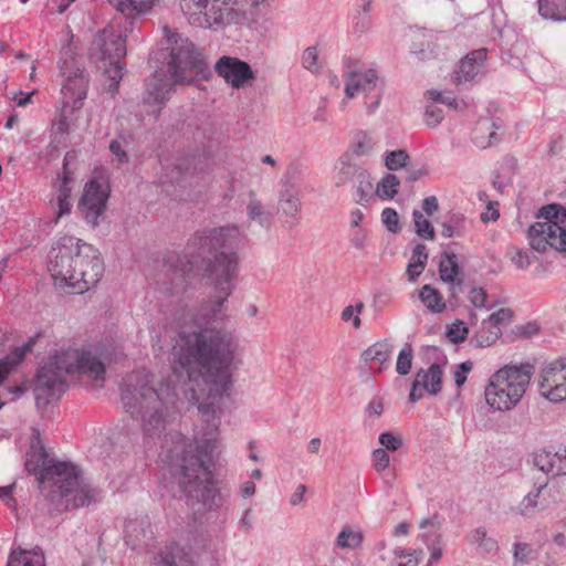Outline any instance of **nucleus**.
I'll use <instances>...</instances> for the list:
<instances>
[{"label": "nucleus", "mask_w": 566, "mask_h": 566, "mask_svg": "<svg viewBox=\"0 0 566 566\" xmlns=\"http://www.w3.org/2000/svg\"><path fill=\"white\" fill-rule=\"evenodd\" d=\"M242 233L237 226L196 231L182 253L169 252L164 263L182 279L201 274L213 286L216 295L203 302L197 313L198 329L179 335L172 350V368L197 370L208 388L209 402H199L198 410L206 423L197 446L165 455L180 491L190 503H200L209 511L219 510L224 497L217 486L211 467L218 448L222 408L220 401L231 395L232 374L240 364L239 340L233 332L211 326L226 317L224 303L235 287L239 273L238 250Z\"/></svg>", "instance_id": "nucleus-1"}, {"label": "nucleus", "mask_w": 566, "mask_h": 566, "mask_svg": "<svg viewBox=\"0 0 566 566\" xmlns=\"http://www.w3.org/2000/svg\"><path fill=\"white\" fill-rule=\"evenodd\" d=\"M25 471L34 475L50 515L90 505L98 491L83 483L81 469L71 461H60L42 444H31L25 454Z\"/></svg>", "instance_id": "nucleus-2"}, {"label": "nucleus", "mask_w": 566, "mask_h": 566, "mask_svg": "<svg viewBox=\"0 0 566 566\" xmlns=\"http://www.w3.org/2000/svg\"><path fill=\"white\" fill-rule=\"evenodd\" d=\"M211 76L206 59L189 40L176 42L170 49L167 71L157 70L146 80L143 103L148 115L158 118L177 84H193Z\"/></svg>", "instance_id": "nucleus-3"}, {"label": "nucleus", "mask_w": 566, "mask_h": 566, "mask_svg": "<svg viewBox=\"0 0 566 566\" xmlns=\"http://www.w3.org/2000/svg\"><path fill=\"white\" fill-rule=\"evenodd\" d=\"M150 382V374L145 369L134 370L123 378L120 399L125 411L142 420L145 436L155 437L165 429L166 416L175 407L177 394L169 384L154 388Z\"/></svg>", "instance_id": "nucleus-4"}, {"label": "nucleus", "mask_w": 566, "mask_h": 566, "mask_svg": "<svg viewBox=\"0 0 566 566\" xmlns=\"http://www.w3.org/2000/svg\"><path fill=\"white\" fill-rule=\"evenodd\" d=\"M86 375L94 380H103L105 365L91 352L69 348L50 356L38 369L34 379V396L38 407H45L52 399L65 392L66 375Z\"/></svg>", "instance_id": "nucleus-5"}, {"label": "nucleus", "mask_w": 566, "mask_h": 566, "mask_svg": "<svg viewBox=\"0 0 566 566\" xmlns=\"http://www.w3.org/2000/svg\"><path fill=\"white\" fill-rule=\"evenodd\" d=\"M533 371L531 364L505 365L496 370L484 390L488 405L495 411L513 409L525 394Z\"/></svg>", "instance_id": "nucleus-6"}, {"label": "nucleus", "mask_w": 566, "mask_h": 566, "mask_svg": "<svg viewBox=\"0 0 566 566\" xmlns=\"http://www.w3.org/2000/svg\"><path fill=\"white\" fill-rule=\"evenodd\" d=\"M127 53L126 39L113 28L98 31L90 46L88 55L93 63L107 76V91L115 93L119 87Z\"/></svg>", "instance_id": "nucleus-7"}, {"label": "nucleus", "mask_w": 566, "mask_h": 566, "mask_svg": "<svg viewBox=\"0 0 566 566\" xmlns=\"http://www.w3.org/2000/svg\"><path fill=\"white\" fill-rule=\"evenodd\" d=\"M81 239L64 235L57 239L48 254V270L56 285L72 287L75 281Z\"/></svg>", "instance_id": "nucleus-8"}, {"label": "nucleus", "mask_w": 566, "mask_h": 566, "mask_svg": "<svg viewBox=\"0 0 566 566\" xmlns=\"http://www.w3.org/2000/svg\"><path fill=\"white\" fill-rule=\"evenodd\" d=\"M104 271L105 266L99 251L81 240L76 275L75 281H72V289L80 294L91 290L101 281Z\"/></svg>", "instance_id": "nucleus-9"}, {"label": "nucleus", "mask_w": 566, "mask_h": 566, "mask_svg": "<svg viewBox=\"0 0 566 566\" xmlns=\"http://www.w3.org/2000/svg\"><path fill=\"white\" fill-rule=\"evenodd\" d=\"M109 193L108 184L97 178H91L85 184L77 211L92 228L99 226L101 218L106 211Z\"/></svg>", "instance_id": "nucleus-10"}, {"label": "nucleus", "mask_w": 566, "mask_h": 566, "mask_svg": "<svg viewBox=\"0 0 566 566\" xmlns=\"http://www.w3.org/2000/svg\"><path fill=\"white\" fill-rule=\"evenodd\" d=\"M359 93L365 95V105L368 114H373L378 108L382 97V86L378 84V75L374 69L352 71L347 74L346 96L353 98Z\"/></svg>", "instance_id": "nucleus-11"}, {"label": "nucleus", "mask_w": 566, "mask_h": 566, "mask_svg": "<svg viewBox=\"0 0 566 566\" xmlns=\"http://www.w3.org/2000/svg\"><path fill=\"white\" fill-rule=\"evenodd\" d=\"M234 0H180V6L186 13L203 14L205 25L223 24L229 20L233 9Z\"/></svg>", "instance_id": "nucleus-12"}, {"label": "nucleus", "mask_w": 566, "mask_h": 566, "mask_svg": "<svg viewBox=\"0 0 566 566\" xmlns=\"http://www.w3.org/2000/svg\"><path fill=\"white\" fill-rule=\"evenodd\" d=\"M443 366L439 363L431 364L427 369L417 370L411 385L409 401L415 403L422 399L423 392L437 396L442 390Z\"/></svg>", "instance_id": "nucleus-13"}, {"label": "nucleus", "mask_w": 566, "mask_h": 566, "mask_svg": "<svg viewBox=\"0 0 566 566\" xmlns=\"http://www.w3.org/2000/svg\"><path fill=\"white\" fill-rule=\"evenodd\" d=\"M219 76L223 77L226 83L233 88L243 87L247 83L255 78V74L249 63L232 56H222L214 65Z\"/></svg>", "instance_id": "nucleus-14"}, {"label": "nucleus", "mask_w": 566, "mask_h": 566, "mask_svg": "<svg viewBox=\"0 0 566 566\" xmlns=\"http://www.w3.org/2000/svg\"><path fill=\"white\" fill-rule=\"evenodd\" d=\"M442 39V32H437L426 28H417L411 34L410 53L415 55L418 61L436 59L441 51Z\"/></svg>", "instance_id": "nucleus-15"}, {"label": "nucleus", "mask_w": 566, "mask_h": 566, "mask_svg": "<svg viewBox=\"0 0 566 566\" xmlns=\"http://www.w3.org/2000/svg\"><path fill=\"white\" fill-rule=\"evenodd\" d=\"M532 463L547 475H566V446L544 447L532 453Z\"/></svg>", "instance_id": "nucleus-16"}, {"label": "nucleus", "mask_w": 566, "mask_h": 566, "mask_svg": "<svg viewBox=\"0 0 566 566\" xmlns=\"http://www.w3.org/2000/svg\"><path fill=\"white\" fill-rule=\"evenodd\" d=\"M124 539L132 549H140L149 546L154 539L149 516L147 514H140L128 520L124 526Z\"/></svg>", "instance_id": "nucleus-17"}, {"label": "nucleus", "mask_w": 566, "mask_h": 566, "mask_svg": "<svg viewBox=\"0 0 566 566\" xmlns=\"http://www.w3.org/2000/svg\"><path fill=\"white\" fill-rule=\"evenodd\" d=\"M488 50L478 49L468 53L460 62L454 71L453 82L461 84L464 82L473 81L486 61Z\"/></svg>", "instance_id": "nucleus-18"}, {"label": "nucleus", "mask_w": 566, "mask_h": 566, "mask_svg": "<svg viewBox=\"0 0 566 566\" xmlns=\"http://www.w3.org/2000/svg\"><path fill=\"white\" fill-rule=\"evenodd\" d=\"M88 73L84 67H76L75 71L67 75L63 85V93L66 97L73 99L72 107L78 109L83 105V101L87 96Z\"/></svg>", "instance_id": "nucleus-19"}, {"label": "nucleus", "mask_w": 566, "mask_h": 566, "mask_svg": "<svg viewBox=\"0 0 566 566\" xmlns=\"http://www.w3.org/2000/svg\"><path fill=\"white\" fill-rule=\"evenodd\" d=\"M40 336V333L35 334L22 346L14 347L10 354L0 358V385L23 361L25 355L32 350ZM1 345H3V337L0 335V346Z\"/></svg>", "instance_id": "nucleus-20"}, {"label": "nucleus", "mask_w": 566, "mask_h": 566, "mask_svg": "<svg viewBox=\"0 0 566 566\" xmlns=\"http://www.w3.org/2000/svg\"><path fill=\"white\" fill-rule=\"evenodd\" d=\"M461 268L457 253L444 251L441 253L439 262V275L442 282L450 284L451 294H455V286L463 283V279L459 277Z\"/></svg>", "instance_id": "nucleus-21"}, {"label": "nucleus", "mask_w": 566, "mask_h": 566, "mask_svg": "<svg viewBox=\"0 0 566 566\" xmlns=\"http://www.w3.org/2000/svg\"><path fill=\"white\" fill-rule=\"evenodd\" d=\"M563 381H566V359H558L543 368L538 379L539 391L552 389Z\"/></svg>", "instance_id": "nucleus-22"}, {"label": "nucleus", "mask_w": 566, "mask_h": 566, "mask_svg": "<svg viewBox=\"0 0 566 566\" xmlns=\"http://www.w3.org/2000/svg\"><path fill=\"white\" fill-rule=\"evenodd\" d=\"M339 170L335 177V185L337 187L342 186H356L357 181L363 178H367V172L361 169L359 166L355 164H350L348 159V155H344L339 159Z\"/></svg>", "instance_id": "nucleus-23"}, {"label": "nucleus", "mask_w": 566, "mask_h": 566, "mask_svg": "<svg viewBox=\"0 0 566 566\" xmlns=\"http://www.w3.org/2000/svg\"><path fill=\"white\" fill-rule=\"evenodd\" d=\"M108 2L126 18H135L150 12L158 0H108Z\"/></svg>", "instance_id": "nucleus-24"}, {"label": "nucleus", "mask_w": 566, "mask_h": 566, "mask_svg": "<svg viewBox=\"0 0 566 566\" xmlns=\"http://www.w3.org/2000/svg\"><path fill=\"white\" fill-rule=\"evenodd\" d=\"M392 354V346L386 342H378L365 349L361 358L369 368H374V364H378V371L380 373L390 359Z\"/></svg>", "instance_id": "nucleus-25"}, {"label": "nucleus", "mask_w": 566, "mask_h": 566, "mask_svg": "<svg viewBox=\"0 0 566 566\" xmlns=\"http://www.w3.org/2000/svg\"><path fill=\"white\" fill-rule=\"evenodd\" d=\"M7 566H45L44 554L41 549L18 548L11 552Z\"/></svg>", "instance_id": "nucleus-26"}, {"label": "nucleus", "mask_w": 566, "mask_h": 566, "mask_svg": "<svg viewBox=\"0 0 566 566\" xmlns=\"http://www.w3.org/2000/svg\"><path fill=\"white\" fill-rule=\"evenodd\" d=\"M467 217L461 212L451 211L441 222V235L446 239L462 237L467 231Z\"/></svg>", "instance_id": "nucleus-27"}, {"label": "nucleus", "mask_w": 566, "mask_h": 566, "mask_svg": "<svg viewBox=\"0 0 566 566\" xmlns=\"http://www.w3.org/2000/svg\"><path fill=\"white\" fill-rule=\"evenodd\" d=\"M537 7L544 20L566 22V0H537Z\"/></svg>", "instance_id": "nucleus-28"}, {"label": "nucleus", "mask_w": 566, "mask_h": 566, "mask_svg": "<svg viewBox=\"0 0 566 566\" xmlns=\"http://www.w3.org/2000/svg\"><path fill=\"white\" fill-rule=\"evenodd\" d=\"M279 205L283 213L290 217H295L300 211V197L298 188L292 186L282 187L279 196Z\"/></svg>", "instance_id": "nucleus-29"}, {"label": "nucleus", "mask_w": 566, "mask_h": 566, "mask_svg": "<svg viewBox=\"0 0 566 566\" xmlns=\"http://www.w3.org/2000/svg\"><path fill=\"white\" fill-rule=\"evenodd\" d=\"M419 298L432 313H442L446 310V303L442 294L438 289L430 284H426L421 287L419 291Z\"/></svg>", "instance_id": "nucleus-30"}, {"label": "nucleus", "mask_w": 566, "mask_h": 566, "mask_svg": "<svg viewBox=\"0 0 566 566\" xmlns=\"http://www.w3.org/2000/svg\"><path fill=\"white\" fill-rule=\"evenodd\" d=\"M548 247L565 252L566 251V229L560 227L558 222H543Z\"/></svg>", "instance_id": "nucleus-31"}, {"label": "nucleus", "mask_w": 566, "mask_h": 566, "mask_svg": "<svg viewBox=\"0 0 566 566\" xmlns=\"http://www.w3.org/2000/svg\"><path fill=\"white\" fill-rule=\"evenodd\" d=\"M363 541L364 535L360 531L344 526L336 537L335 545L343 549H355L361 545Z\"/></svg>", "instance_id": "nucleus-32"}, {"label": "nucleus", "mask_w": 566, "mask_h": 566, "mask_svg": "<svg viewBox=\"0 0 566 566\" xmlns=\"http://www.w3.org/2000/svg\"><path fill=\"white\" fill-rule=\"evenodd\" d=\"M527 238L533 250L538 252H545L547 250L549 241H547L543 222L532 224L527 231Z\"/></svg>", "instance_id": "nucleus-33"}, {"label": "nucleus", "mask_w": 566, "mask_h": 566, "mask_svg": "<svg viewBox=\"0 0 566 566\" xmlns=\"http://www.w3.org/2000/svg\"><path fill=\"white\" fill-rule=\"evenodd\" d=\"M399 186V178L394 174H387L378 182L376 192L381 199H392L398 193Z\"/></svg>", "instance_id": "nucleus-34"}, {"label": "nucleus", "mask_w": 566, "mask_h": 566, "mask_svg": "<svg viewBox=\"0 0 566 566\" xmlns=\"http://www.w3.org/2000/svg\"><path fill=\"white\" fill-rule=\"evenodd\" d=\"M546 486V483L534 488L528 492L518 504V513L523 516H532L537 506V500L541 495L542 490Z\"/></svg>", "instance_id": "nucleus-35"}, {"label": "nucleus", "mask_w": 566, "mask_h": 566, "mask_svg": "<svg viewBox=\"0 0 566 566\" xmlns=\"http://www.w3.org/2000/svg\"><path fill=\"white\" fill-rule=\"evenodd\" d=\"M412 219L415 223L416 233L427 240H433L436 232L432 223L417 209L412 211Z\"/></svg>", "instance_id": "nucleus-36"}, {"label": "nucleus", "mask_w": 566, "mask_h": 566, "mask_svg": "<svg viewBox=\"0 0 566 566\" xmlns=\"http://www.w3.org/2000/svg\"><path fill=\"white\" fill-rule=\"evenodd\" d=\"M413 359V348L410 343H406L399 352L396 370L399 375L406 376L410 373Z\"/></svg>", "instance_id": "nucleus-37"}, {"label": "nucleus", "mask_w": 566, "mask_h": 566, "mask_svg": "<svg viewBox=\"0 0 566 566\" xmlns=\"http://www.w3.org/2000/svg\"><path fill=\"white\" fill-rule=\"evenodd\" d=\"M247 211L250 220L258 221L262 227L270 224L271 217L258 199L252 198L250 200Z\"/></svg>", "instance_id": "nucleus-38"}, {"label": "nucleus", "mask_w": 566, "mask_h": 566, "mask_svg": "<svg viewBox=\"0 0 566 566\" xmlns=\"http://www.w3.org/2000/svg\"><path fill=\"white\" fill-rule=\"evenodd\" d=\"M410 157L403 149L387 151L385 155V165L389 170H398L407 167Z\"/></svg>", "instance_id": "nucleus-39"}, {"label": "nucleus", "mask_w": 566, "mask_h": 566, "mask_svg": "<svg viewBox=\"0 0 566 566\" xmlns=\"http://www.w3.org/2000/svg\"><path fill=\"white\" fill-rule=\"evenodd\" d=\"M355 138V142L350 146L353 154L356 156L368 155L374 147L371 137L366 132H358Z\"/></svg>", "instance_id": "nucleus-40"}, {"label": "nucleus", "mask_w": 566, "mask_h": 566, "mask_svg": "<svg viewBox=\"0 0 566 566\" xmlns=\"http://www.w3.org/2000/svg\"><path fill=\"white\" fill-rule=\"evenodd\" d=\"M301 176H302L301 165L298 163H291L287 166L283 178L281 179V187L292 186L293 188H298L300 181H301Z\"/></svg>", "instance_id": "nucleus-41"}, {"label": "nucleus", "mask_w": 566, "mask_h": 566, "mask_svg": "<svg viewBox=\"0 0 566 566\" xmlns=\"http://www.w3.org/2000/svg\"><path fill=\"white\" fill-rule=\"evenodd\" d=\"M541 216L546 219L545 222H557L566 219V208L558 203L544 206L541 209Z\"/></svg>", "instance_id": "nucleus-42"}, {"label": "nucleus", "mask_w": 566, "mask_h": 566, "mask_svg": "<svg viewBox=\"0 0 566 566\" xmlns=\"http://www.w3.org/2000/svg\"><path fill=\"white\" fill-rule=\"evenodd\" d=\"M484 123H480L479 126L474 129L472 142L474 145L481 149H485L496 143L500 142L499 135L492 130L489 133L488 138L484 136H480L479 133L483 129Z\"/></svg>", "instance_id": "nucleus-43"}, {"label": "nucleus", "mask_w": 566, "mask_h": 566, "mask_svg": "<svg viewBox=\"0 0 566 566\" xmlns=\"http://www.w3.org/2000/svg\"><path fill=\"white\" fill-rule=\"evenodd\" d=\"M381 221L386 229L391 233H399L401 226L398 212L394 208H385L381 212Z\"/></svg>", "instance_id": "nucleus-44"}, {"label": "nucleus", "mask_w": 566, "mask_h": 566, "mask_svg": "<svg viewBox=\"0 0 566 566\" xmlns=\"http://www.w3.org/2000/svg\"><path fill=\"white\" fill-rule=\"evenodd\" d=\"M394 554L398 558L408 557V560L406 563H399L397 566H418L420 563L421 556L423 555V552L397 547V548H395Z\"/></svg>", "instance_id": "nucleus-45"}, {"label": "nucleus", "mask_w": 566, "mask_h": 566, "mask_svg": "<svg viewBox=\"0 0 566 566\" xmlns=\"http://www.w3.org/2000/svg\"><path fill=\"white\" fill-rule=\"evenodd\" d=\"M423 117L426 125L433 128L442 122L444 114L442 108L433 103L427 106Z\"/></svg>", "instance_id": "nucleus-46"}, {"label": "nucleus", "mask_w": 566, "mask_h": 566, "mask_svg": "<svg viewBox=\"0 0 566 566\" xmlns=\"http://www.w3.org/2000/svg\"><path fill=\"white\" fill-rule=\"evenodd\" d=\"M468 333L469 329L464 323L462 321H457L448 327L447 336L452 343L459 344L465 340Z\"/></svg>", "instance_id": "nucleus-47"}, {"label": "nucleus", "mask_w": 566, "mask_h": 566, "mask_svg": "<svg viewBox=\"0 0 566 566\" xmlns=\"http://www.w3.org/2000/svg\"><path fill=\"white\" fill-rule=\"evenodd\" d=\"M428 94L432 102L437 104H444L451 108L458 107V101L457 97L453 95L452 92H439L436 90L428 91Z\"/></svg>", "instance_id": "nucleus-48"}, {"label": "nucleus", "mask_w": 566, "mask_h": 566, "mask_svg": "<svg viewBox=\"0 0 566 566\" xmlns=\"http://www.w3.org/2000/svg\"><path fill=\"white\" fill-rule=\"evenodd\" d=\"M532 553H533V549L530 544L521 543V542L515 543L514 552H513L514 563L515 564L516 563H521V564L528 563L531 559Z\"/></svg>", "instance_id": "nucleus-49"}, {"label": "nucleus", "mask_w": 566, "mask_h": 566, "mask_svg": "<svg viewBox=\"0 0 566 566\" xmlns=\"http://www.w3.org/2000/svg\"><path fill=\"white\" fill-rule=\"evenodd\" d=\"M390 458L385 449H376L373 451V467L380 473L389 467Z\"/></svg>", "instance_id": "nucleus-50"}, {"label": "nucleus", "mask_w": 566, "mask_h": 566, "mask_svg": "<svg viewBox=\"0 0 566 566\" xmlns=\"http://www.w3.org/2000/svg\"><path fill=\"white\" fill-rule=\"evenodd\" d=\"M541 394L549 401L560 402L566 399V381L554 385L552 389H547Z\"/></svg>", "instance_id": "nucleus-51"}, {"label": "nucleus", "mask_w": 566, "mask_h": 566, "mask_svg": "<svg viewBox=\"0 0 566 566\" xmlns=\"http://www.w3.org/2000/svg\"><path fill=\"white\" fill-rule=\"evenodd\" d=\"M371 17L370 12L357 11L354 15V30L355 32L365 33L370 29Z\"/></svg>", "instance_id": "nucleus-52"}, {"label": "nucleus", "mask_w": 566, "mask_h": 566, "mask_svg": "<svg viewBox=\"0 0 566 566\" xmlns=\"http://www.w3.org/2000/svg\"><path fill=\"white\" fill-rule=\"evenodd\" d=\"M472 368L473 363L471 360L463 361L457 366V369L453 373V377L458 388L465 384L468 374L472 370Z\"/></svg>", "instance_id": "nucleus-53"}, {"label": "nucleus", "mask_w": 566, "mask_h": 566, "mask_svg": "<svg viewBox=\"0 0 566 566\" xmlns=\"http://www.w3.org/2000/svg\"><path fill=\"white\" fill-rule=\"evenodd\" d=\"M379 443L389 451H397L402 446L401 438L392 434L391 432H382L379 436Z\"/></svg>", "instance_id": "nucleus-54"}, {"label": "nucleus", "mask_w": 566, "mask_h": 566, "mask_svg": "<svg viewBox=\"0 0 566 566\" xmlns=\"http://www.w3.org/2000/svg\"><path fill=\"white\" fill-rule=\"evenodd\" d=\"M51 203L56 207L54 223H57L62 217L70 214L72 211L71 199L55 198Z\"/></svg>", "instance_id": "nucleus-55"}, {"label": "nucleus", "mask_w": 566, "mask_h": 566, "mask_svg": "<svg viewBox=\"0 0 566 566\" xmlns=\"http://www.w3.org/2000/svg\"><path fill=\"white\" fill-rule=\"evenodd\" d=\"M317 50L315 46H308L302 54V65L310 71L317 70Z\"/></svg>", "instance_id": "nucleus-56"}, {"label": "nucleus", "mask_w": 566, "mask_h": 566, "mask_svg": "<svg viewBox=\"0 0 566 566\" xmlns=\"http://www.w3.org/2000/svg\"><path fill=\"white\" fill-rule=\"evenodd\" d=\"M522 43L516 42L511 49L501 51V56L504 61L512 64L513 66H518L522 64L521 57L516 54L521 51Z\"/></svg>", "instance_id": "nucleus-57"}, {"label": "nucleus", "mask_w": 566, "mask_h": 566, "mask_svg": "<svg viewBox=\"0 0 566 566\" xmlns=\"http://www.w3.org/2000/svg\"><path fill=\"white\" fill-rule=\"evenodd\" d=\"M486 291L483 287H473L469 293V301L474 307L482 308L486 303Z\"/></svg>", "instance_id": "nucleus-58"}, {"label": "nucleus", "mask_w": 566, "mask_h": 566, "mask_svg": "<svg viewBox=\"0 0 566 566\" xmlns=\"http://www.w3.org/2000/svg\"><path fill=\"white\" fill-rule=\"evenodd\" d=\"M109 151L116 157L118 164H127L129 161V157L119 139H113L109 143Z\"/></svg>", "instance_id": "nucleus-59"}, {"label": "nucleus", "mask_w": 566, "mask_h": 566, "mask_svg": "<svg viewBox=\"0 0 566 566\" xmlns=\"http://www.w3.org/2000/svg\"><path fill=\"white\" fill-rule=\"evenodd\" d=\"M427 261H428V252H427L426 244L417 243L412 250V254H411L409 262L427 265Z\"/></svg>", "instance_id": "nucleus-60"}, {"label": "nucleus", "mask_w": 566, "mask_h": 566, "mask_svg": "<svg viewBox=\"0 0 566 566\" xmlns=\"http://www.w3.org/2000/svg\"><path fill=\"white\" fill-rule=\"evenodd\" d=\"M512 262L520 270H526L531 265V259L527 252L523 250H516L512 255Z\"/></svg>", "instance_id": "nucleus-61"}, {"label": "nucleus", "mask_w": 566, "mask_h": 566, "mask_svg": "<svg viewBox=\"0 0 566 566\" xmlns=\"http://www.w3.org/2000/svg\"><path fill=\"white\" fill-rule=\"evenodd\" d=\"M428 547L430 549V558H429L427 566H432V564L438 562L442 556V547H441L440 536H437L436 541L431 545L428 544Z\"/></svg>", "instance_id": "nucleus-62"}, {"label": "nucleus", "mask_w": 566, "mask_h": 566, "mask_svg": "<svg viewBox=\"0 0 566 566\" xmlns=\"http://www.w3.org/2000/svg\"><path fill=\"white\" fill-rule=\"evenodd\" d=\"M471 539L473 543H478L480 545H483V544L485 546H488L489 544H491V546L495 545V542L493 539H491V538L486 539V528L483 526H480L472 532Z\"/></svg>", "instance_id": "nucleus-63"}, {"label": "nucleus", "mask_w": 566, "mask_h": 566, "mask_svg": "<svg viewBox=\"0 0 566 566\" xmlns=\"http://www.w3.org/2000/svg\"><path fill=\"white\" fill-rule=\"evenodd\" d=\"M366 239H367V231L365 229H363V228H358L357 230H355L352 233L350 243L356 249L361 250V249L365 248Z\"/></svg>", "instance_id": "nucleus-64"}]
</instances>
